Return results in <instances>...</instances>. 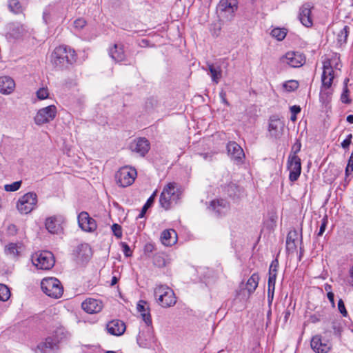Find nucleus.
<instances>
[{"label": "nucleus", "instance_id": "obj_1", "mask_svg": "<svg viewBox=\"0 0 353 353\" xmlns=\"http://www.w3.org/2000/svg\"><path fill=\"white\" fill-rule=\"evenodd\" d=\"M77 59L74 50L67 46L57 47L51 55L52 65L60 70L68 68L76 62Z\"/></svg>", "mask_w": 353, "mask_h": 353}, {"label": "nucleus", "instance_id": "obj_2", "mask_svg": "<svg viewBox=\"0 0 353 353\" xmlns=\"http://www.w3.org/2000/svg\"><path fill=\"white\" fill-rule=\"evenodd\" d=\"M334 78V70L330 61L327 60L323 64V73L321 75V86L320 90V101L326 103L330 100L332 94L331 88Z\"/></svg>", "mask_w": 353, "mask_h": 353}, {"label": "nucleus", "instance_id": "obj_3", "mask_svg": "<svg viewBox=\"0 0 353 353\" xmlns=\"http://www.w3.org/2000/svg\"><path fill=\"white\" fill-rule=\"evenodd\" d=\"M183 190L176 183H169L167 184L160 196V205L165 210H168L172 206L173 203H176L181 199Z\"/></svg>", "mask_w": 353, "mask_h": 353}, {"label": "nucleus", "instance_id": "obj_4", "mask_svg": "<svg viewBox=\"0 0 353 353\" xmlns=\"http://www.w3.org/2000/svg\"><path fill=\"white\" fill-rule=\"evenodd\" d=\"M41 288L47 296L54 299L61 297L63 292L61 282L54 277L43 279L41 282Z\"/></svg>", "mask_w": 353, "mask_h": 353}, {"label": "nucleus", "instance_id": "obj_5", "mask_svg": "<svg viewBox=\"0 0 353 353\" xmlns=\"http://www.w3.org/2000/svg\"><path fill=\"white\" fill-rule=\"evenodd\" d=\"M34 265L38 269L48 270L54 265V258L52 252L43 251L34 253L32 256Z\"/></svg>", "mask_w": 353, "mask_h": 353}, {"label": "nucleus", "instance_id": "obj_6", "mask_svg": "<svg viewBox=\"0 0 353 353\" xmlns=\"http://www.w3.org/2000/svg\"><path fill=\"white\" fill-rule=\"evenodd\" d=\"M37 195L34 192H28L20 197L17 203V208L21 214H28L36 207Z\"/></svg>", "mask_w": 353, "mask_h": 353}, {"label": "nucleus", "instance_id": "obj_7", "mask_svg": "<svg viewBox=\"0 0 353 353\" xmlns=\"http://www.w3.org/2000/svg\"><path fill=\"white\" fill-rule=\"evenodd\" d=\"M137 176V171L130 167L125 166L116 173L115 179L117 184L121 187L130 185Z\"/></svg>", "mask_w": 353, "mask_h": 353}, {"label": "nucleus", "instance_id": "obj_8", "mask_svg": "<svg viewBox=\"0 0 353 353\" xmlns=\"http://www.w3.org/2000/svg\"><path fill=\"white\" fill-rule=\"evenodd\" d=\"M57 112V107L50 105L40 109L34 118V122L38 125L50 122L56 117Z\"/></svg>", "mask_w": 353, "mask_h": 353}, {"label": "nucleus", "instance_id": "obj_9", "mask_svg": "<svg viewBox=\"0 0 353 353\" xmlns=\"http://www.w3.org/2000/svg\"><path fill=\"white\" fill-rule=\"evenodd\" d=\"M281 61L292 68H299L305 63V57L299 52L290 51L281 58Z\"/></svg>", "mask_w": 353, "mask_h": 353}, {"label": "nucleus", "instance_id": "obj_10", "mask_svg": "<svg viewBox=\"0 0 353 353\" xmlns=\"http://www.w3.org/2000/svg\"><path fill=\"white\" fill-rule=\"evenodd\" d=\"M288 169L290 171V181L292 182L297 181L301 172V159L297 155L289 156L288 159Z\"/></svg>", "mask_w": 353, "mask_h": 353}, {"label": "nucleus", "instance_id": "obj_11", "mask_svg": "<svg viewBox=\"0 0 353 353\" xmlns=\"http://www.w3.org/2000/svg\"><path fill=\"white\" fill-rule=\"evenodd\" d=\"M138 345L143 348H148L154 342V337L151 329L145 324L143 330H140L137 337Z\"/></svg>", "mask_w": 353, "mask_h": 353}, {"label": "nucleus", "instance_id": "obj_12", "mask_svg": "<svg viewBox=\"0 0 353 353\" xmlns=\"http://www.w3.org/2000/svg\"><path fill=\"white\" fill-rule=\"evenodd\" d=\"M228 154L236 163H242L245 158V154L242 148L236 142L232 141L227 145Z\"/></svg>", "mask_w": 353, "mask_h": 353}, {"label": "nucleus", "instance_id": "obj_13", "mask_svg": "<svg viewBox=\"0 0 353 353\" xmlns=\"http://www.w3.org/2000/svg\"><path fill=\"white\" fill-rule=\"evenodd\" d=\"M103 303L99 299L88 298L81 303L82 309L88 314H97L103 308Z\"/></svg>", "mask_w": 353, "mask_h": 353}, {"label": "nucleus", "instance_id": "obj_14", "mask_svg": "<svg viewBox=\"0 0 353 353\" xmlns=\"http://www.w3.org/2000/svg\"><path fill=\"white\" fill-rule=\"evenodd\" d=\"M78 223L79 227L85 232H92L97 228L95 220L91 218L86 212H81L79 214Z\"/></svg>", "mask_w": 353, "mask_h": 353}, {"label": "nucleus", "instance_id": "obj_15", "mask_svg": "<svg viewBox=\"0 0 353 353\" xmlns=\"http://www.w3.org/2000/svg\"><path fill=\"white\" fill-rule=\"evenodd\" d=\"M209 209L216 215L223 216L230 210V203L223 199H214L210 202Z\"/></svg>", "mask_w": 353, "mask_h": 353}, {"label": "nucleus", "instance_id": "obj_16", "mask_svg": "<svg viewBox=\"0 0 353 353\" xmlns=\"http://www.w3.org/2000/svg\"><path fill=\"white\" fill-rule=\"evenodd\" d=\"M310 345L316 353H327L331 349V344L328 341L323 340L320 335L312 337Z\"/></svg>", "mask_w": 353, "mask_h": 353}, {"label": "nucleus", "instance_id": "obj_17", "mask_svg": "<svg viewBox=\"0 0 353 353\" xmlns=\"http://www.w3.org/2000/svg\"><path fill=\"white\" fill-rule=\"evenodd\" d=\"M130 148L132 151L144 157L150 150V143L145 138H139L131 143Z\"/></svg>", "mask_w": 353, "mask_h": 353}, {"label": "nucleus", "instance_id": "obj_18", "mask_svg": "<svg viewBox=\"0 0 353 353\" xmlns=\"http://www.w3.org/2000/svg\"><path fill=\"white\" fill-rule=\"evenodd\" d=\"M312 6L306 3L303 4L299 10V19L301 23L305 27H311L313 24L311 17V10Z\"/></svg>", "mask_w": 353, "mask_h": 353}, {"label": "nucleus", "instance_id": "obj_19", "mask_svg": "<svg viewBox=\"0 0 353 353\" xmlns=\"http://www.w3.org/2000/svg\"><path fill=\"white\" fill-rule=\"evenodd\" d=\"M284 123L275 117H272L269 122V132L270 135L276 139H279L283 134Z\"/></svg>", "mask_w": 353, "mask_h": 353}, {"label": "nucleus", "instance_id": "obj_20", "mask_svg": "<svg viewBox=\"0 0 353 353\" xmlns=\"http://www.w3.org/2000/svg\"><path fill=\"white\" fill-rule=\"evenodd\" d=\"M106 329L108 332L112 335L121 336L125 331L126 327L122 321L115 319L110 321L107 324Z\"/></svg>", "mask_w": 353, "mask_h": 353}, {"label": "nucleus", "instance_id": "obj_21", "mask_svg": "<svg viewBox=\"0 0 353 353\" xmlns=\"http://www.w3.org/2000/svg\"><path fill=\"white\" fill-rule=\"evenodd\" d=\"M62 218L61 216H51L46 221V228L52 234H59L62 231Z\"/></svg>", "mask_w": 353, "mask_h": 353}, {"label": "nucleus", "instance_id": "obj_22", "mask_svg": "<svg viewBox=\"0 0 353 353\" xmlns=\"http://www.w3.org/2000/svg\"><path fill=\"white\" fill-rule=\"evenodd\" d=\"M15 88V82L8 76L0 77V93L6 95L10 94Z\"/></svg>", "mask_w": 353, "mask_h": 353}, {"label": "nucleus", "instance_id": "obj_23", "mask_svg": "<svg viewBox=\"0 0 353 353\" xmlns=\"http://www.w3.org/2000/svg\"><path fill=\"white\" fill-rule=\"evenodd\" d=\"M109 54L111 58L117 62H121L125 60V54L123 44H114L109 50Z\"/></svg>", "mask_w": 353, "mask_h": 353}, {"label": "nucleus", "instance_id": "obj_24", "mask_svg": "<svg viewBox=\"0 0 353 353\" xmlns=\"http://www.w3.org/2000/svg\"><path fill=\"white\" fill-rule=\"evenodd\" d=\"M59 343V340L53 337H48L45 341L38 344L37 352L39 353H48Z\"/></svg>", "mask_w": 353, "mask_h": 353}, {"label": "nucleus", "instance_id": "obj_25", "mask_svg": "<svg viewBox=\"0 0 353 353\" xmlns=\"http://www.w3.org/2000/svg\"><path fill=\"white\" fill-rule=\"evenodd\" d=\"M162 243L166 246H170L174 244L177 241V234L174 230H165L161 235Z\"/></svg>", "mask_w": 353, "mask_h": 353}, {"label": "nucleus", "instance_id": "obj_26", "mask_svg": "<svg viewBox=\"0 0 353 353\" xmlns=\"http://www.w3.org/2000/svg\"><path fill=\"white\" fill-rule=\"evenodd\" d=\"M237 0H221L218 5V9L221 12H229L233 13L237 10Z\"/></svg>", "mask_w": 353, "mask_h": 353}, {"label": "nucleus", "instance_id": "obj_27", "mask_svg": "<svg viewBox=\"0 0 353 353\" xmlns=\"http://www.w3.org/2000/svg\"><path fill=\"white\" fill-rule=\"evenodd\" d=\"M145 301H140L137 304V310L140 312L145 323L150 326L152 324V319L149 309L145 306Z\"/></svg>", "mask_w": 353, "mask_h": 353}, {"label": "nucleus", "instance_id": "obj_28", "mask_svg": "<svg viewBox=\"0 0 353 353\" xmlns=\"http://www.w3.org/2000/svg\"><path fill=\"white\" fill-rule=\"evenodd\" d=\"M260 276L258 273H254L248 279L245 283V290L248 291L249 296L254 292L258 287Z\"/></svg>", "mask_w": 353, "mask_h": 353}, {"label": "nucleus", "instance_id": "obj_29", "mask_svg": "<svg viewBox=\"0 0 353 353\" xmlns=\"http://www.w3.org/2000/svg\"><path fill=\"white\" fill-rule=\"evenodd\" d=\"M298 233L296 230L290 231L286 238V250L288 252H293L296 248V241Z\"/></svg>", "mask_w": 353, "mask_h": 353}, {"label": "nucleus", "instance_id": "obj_30", "mask_svg": "<svg viewBox=\"0 0 353 353\" xmlns=\"http://www.w3.org/2000/svg\"><path fill=\"white\" fill-rule=\"evenodd\" d=\"M173 291L168 286L165 285H157L154 290V295L157 300V302L162 301L163 299L168 296V292Z\"/></svg>", "mask_w": 353, "mask_h": 353}, {"label": "nucleus", "instance_id": "obj_31", "mask_svg": "<svg viewBox=\"0 0 353 353\" xmlns=\"http://www.w3.org/2000/svg\"><path fill=\"white\" fill-rule=\"evenodd\" d=\"M276 275L277 274H275L274 273H269V278L268 281V299L270 304L272 303L274 299Z\"/></svg>", "mask_w": 353, "mask_h": 353}, {"label": "nucleus", "instance_id": "obj_32", "mask_svg": "<svg viewBox=\"0 0 353 353\" xmlns=\"http://www.w3.org/2000/svg\"><path fill=\"white\" fill-rule=\"evenodd\" d=\"M225 191L232 199L239 198L241 194V189L233 183H230L225 186Z\"/></svg>", "mask_w": 353, "mask_h": 353}, {"label": "nucleus", "instance_id": "obj_33", "mask_svg": "<svg viewBox=\"0 0 353 353\" xmlns=\"http://www.w3.org/2000/svg\"><path fill=\"white\" fill-rule=\"evenodd\" d=\"M20 246L18 243H10L5 246V254L11 257L16 258L19 254Z\"/></svg>", "mask_w": 353, "mask_h": 353}, {"label": "nucleus", "instance_id": "obj_34", "mask_svg": "<svg viewBox=\"0 0 353 353\" xmlns=\"http://www.w3.org/2000/svg\"><path fill=\"white\" fill-rule=\"evenodd\" d=\"M208 69L210 72L212 81L215 83H218L222 77L221 67H215L213 64H208Z\"/></svg>", "mask_w": 353, "mask_h": 353}, {"label": "nucleus", "instance_id": "obj_35", "mask_svg": "<svg viewBox=\"0 0 353 353\" xmlns=\"http://www.w3.org/2000/svg\"><path fill=\"white\" fill-rule=\"evenodd\" d=\"M349 33V27L345 26L343 28L340 29L336 32V41L337 44L340 46L345 44L347 41V39Z\"/></svg>", "mask_w": 353, "mask_h": 353}, {"label": "nucleus", "instance_id": "obj_36", "mask_svg": "<svg viewBox=\"0 0 353 353\" xmlns=\"http://www.w3.org/2000/svg\"><path fill=\"white\" fill-rule=\"evenodd\" d=\"M176 302V297L173 291L168 292L167 295L162 301L157 302L163 307H170L173 306Z\"/></svg>", "mask_w": 353, "mask_h": 353}, {"label": "nucleus", "instance_id": "obj_37", "mask_svg": "<svg viewBox=\"0 0 353 353\" xmlns=\"http://www.w3.org/2000/svg\"><path fill=\"white\" fill-rule=\"evenodd\" d=\"M8 8L10 12L15 14L22 13L23 8L18 0H10L8 2Z\"/></svg>", "mask_w": 353, "mask_h": 353}, {"label": "nucleus", "instance_id": "obj_38", "mask_svg": "<svg viewBox=\"0 0 353 353\" xmlns=\"http://www.w3.org/2000/svg\"><path fill=\"white\" fill-rule=\"evenodd\" d=\"M153 263L158 268H163L166 265V260L163 253L156 254L153 257Z\"/></svg>", "mask_w": 353, "mask_h": 353}, {"label": "nucleus", "instance_id": "obj_39", "mask_svg": "<svg viewBox=\"0 0 353 353\" xmlns=\"http://www.w3.org/2000/svg\"><path fill=\"white\" fill-rule=\"evenodd\" d=\"M156 196V192H154L147 200L146 203L143 206L140 214H139L137 218H143L145 216L148 209L154 203V199Z\"/></svg>", "mask_w": 353, "mask_h": 353}, {"label": "nucleus", "instance_id": "obj_40", "mask_svg": "<svg viewBox=\"0 0 353 353\" xmlns=\"http://www.w3.org/2000/svg\"><path fill=\"white\" fill-rule=\"evenodd\" d=\"M287 34V31L285 28H274L271 31V35L276 39L278 41H282L285 39Z\"/></svg>", "mask_w": 353, "mask_h": 353}, {"label": "nucleus", "instance_id": "obj_41", "mask_svg": "<svg viewBox=\"0 0 353 353\" xmlns=\"http://www.w3.org/2000/svg\"><path fill=\"white\" fill-rule=\"evenodd\" d=\"M10 296V292L7 285L0 283V301H6Z\"/></svg>", "mask_w": 353, "mask_h": 353}, {"label": "nucleus", "instance_id": "obj_42", "mask_svg": "<svg viewBox=\"0 0 353 353\" xmlns=\"http://www.w3.org/2000/svg\"><path fill=\"white\" fill-rule=\"evenodd\" d=\"M283 87L287 91L292 92L298 88L299 83L294 80L288 81L283 84Z\"/></svg>", "mask_w": 353, "mask_h": 353}, {"label": "nucleus", "instance_id": "obj_43", "mask_svg": "<svg viewBox=\"0 0 353 353\" xmlns=\"http://www.w3.org/2000/svg\"><path fill=\"white\" fill-rule=\"evenodd\" d=\"M349 81L348 79H345V81H344V88H343V92L341 94V101L344 103H350V100L348 99L347 98V93H348V89H347V81Z\"/></svg>", "mask_w": 353, "mask_h": 353}, {"label": "nucleus", "instance_id": "obj_44", "mask_svg": "<svg viewBox=\"0 0 353 353\" xmlns=\"http://www.w3.org/2000/svg\"><path fill=\"white\" fill-rule=\"evenodd\" d=\"M37 97L39 100H43L49 97V92L47 88H41L37 91Z\"/></svg>", "mask_w": 353, "mask_h": 353}, {"label": "nucleus", "instance_id": "obj_45", "mask_svg": "<svg viewBox=\"0 0 353 353\" xmlns=\"http://www.w3.org/2000/svg\"><path fill=\"white\" fill-rule=\"evenodd\" d=\"M21 185V181H15L11 184L5 185V190L8 192H14L18 190Z\"/></svg>", "mask_w": 353, "mask_h": 353}, {"label": "nucleus", "instance_id": "obj_46", "mask_svg": "<svg viewBox=\"0 0 353 353\" xmlns=\"http://www.w3.org/2000/svg\"><path fill=\"white\" fill-rule=\"evenodd\" d=\"M353 172V151L351 153V155L348 159L347 165L345 168V176L347 177L351 173Z\"/></svg>", "mask_w": 353, "mask_h": 353}, {"label": "nucleus", "instance_id": "obj_47", "mask_svg": "<svg viewBox=\"0 0 353 353\" xmlns=\"http://www.w3.org/2000/svg\"><path fill=\"white\" fill-rule=\"evenodd\" d=\"M86 25V21L83 18L77 19L74 21V26L77 30H81Z\"/></svg>", "mask_w": 353, "mask_h": 353}, {"label": "nucleus", "instance_id": "obj_48", "mask_svg": "<svg viewBox=\"0 0 353 353\" xmlns=\"http://www.w3.org/2000/svg\"><path fill=\"white\" fill-rule=\"evenodd\" d=\"M112 230L117 238H121L122 236V229L121 227L117 223H114L112 225Z\"/></svg>", "mask_w": 353, "mask_h": 353}, {"label": "nucleus", "instance_id": "obj_49", "mask_svg": "<svg viewBox=\"0 0 353 353\" xmlns=\"http://www.w3.org/2000/svg\"><path fill=\"white\" fill-rule=\"evenodd\" d=\"M122 251L125 256L129 257L132 256V251L131 250L130 246L125 242H122L121 243Z\"/></svg>", "mask_w": 353, "mask_h": 353}, {"label": "nucleus", "instance_id": "obj_50", "mask_svg": "<svg viewBox=\"0 0 353 353\" xmlns=\"http://www.w3.org/2000/svg\"><path fill=\"white\" fill-rule=\"evenodd\" d=\"M338 310L340 312V313L343 316H347V312L345 309V304H344V302L342 299H339V301H338Z\"/></svg>", "mask_w": 353, "mask_h": 353}, {"label": "nucleus", "instance_id": "obj_51", "mask_svg": "<svg viewBox=\"0 0 353 353\" xmlns=\"http://www.w3.org/2000/svg\"><path fill=\"white\" fill-rule=\"evenodd\" d=\"M279 262L277 259L273 260L270 264L269 273L277 274Z\"/></svg>", "mask_w": 353, "mask_h": 353}, {"label": "nucleus", "instance_id": "obj_52", "mask_svg": "<svg viewBox=\"0 0 353 353\" xmlns=\"http://www.w3.org/2000/svg\"><path fill=\"white\" fill-rule=\"evenodd\" d=\"M327 217L325 216L322 219V223H321V225L320 226L319 231L318 232V236H322L323 234L324 233V232L325 230V228H326V226H327Z\"/></svg>", "mask_w": 353, "mask_h": 353}, {"label": "nucleus", "instance_id": "obj_53", "mask_svg": "<svg viewBox=\"0 0 353 353\" xmlns=\"http://www.w3.org/2000/svg\"><path fill=\"white\" fill-rule=\"evenodd\" d=\"M301 147V143L299 141H297L292 146L291 154L290 155H296V154L300 151Z\"/></svg>", "mask_w": 353, "mask_h": 353}, {"label": "nucleus", "instance_id": "obj_54", "mask_svg": "<svg viewBox=\"0 0 353 353\" xmlns=\"http://www.w3.org/2000/svg\"><path fill=\"white\" fill-rule=\"evenodd\" d=\"M77 251L79 252V254H80V252H81V251L90 252V248L88 244H87V243L81 244L77 247Z\"/></svg>", "mask_w": 353, "mask_h": 353}, {"label": "nucleus", "instance_id": "obj_55", "mask_svg": "<svg viewBox=\"0 0 353 353\" xmlns=\"http://www.w3.org/2000/svg\"><path fill=\"white\" fill-rule=\"evenodd\" d=\"M155 250V245L153 243H148L145 245L144 251L145 253H152Z\"/></svg>", "mask_w": 353, "mask_h": 353}, {"label": "nucleus", "instance_id": "obj_56", "mask_svg": "<svg viewBox=\"0 0 353 353\" xmlns=\"http://www.w3.org/2000/svg\"><path fill=\"white\" fill-rule=\"evenodd\" d=\"M321 320V316L319 314H312L310 316L309 321L310 323H316Z\"/></svg>", "mask_w": 353, "mask_h": 353}, {"label": "nucleus", "instance_id": "obj_57", "mask_svg": "<svg viewBox=\"0 0 353 353\" xmlns=\"http://www.w3.org/2000/svg\"><path fill=\"white\" fill-rule=\"evenodd\" d=\"M199 155L202 157L204 160L209 161L212 160V153H201Z\"/></svg>", "mask_w": 353, "mask_h": 353}, {"label": "nucleus", "instance_id": "obj_58", "mask_svg": "<svg viewBox=\"0 0 353 353\" xmlns=\"http://www.w3.org/2000/svg\"><path fill=\"white\" fill-rule=\"evenodd\" d=\"M219 96L221 97V101L224 103L225 105H229V103L226 99V93L224 91H221L219 93Z\"/></svg>", "mask_w": 353, "mask_h": 353}, {"label": "nucleus", "instance_id": "obj_59", "mask_svg": "<svg viewBox=\"0 0 353 353\" xmlns=\"http://www.w3.org/2000/svg\"><path fill=\"white\" fill-rule=\"evenodd\" d=\"M290 111L292 114H297L301 112V108L299 105H293L290 108Z\"/></svg>", "mask_w": 353, "mask_h": 353}, {"label": "nucleus", "instance_id": "obj_60", "mask_svg": "<svg viewBox=\"0 0 353 353\" xmlns=\"http://www.w3.org/2000/svg\"><path fill=\"white\" fill-rule=\"evenodd\" d=\"M327 299H329V301H330V303H332V307H334L335 306V303H334V294L333 292H329L327 294Z\"/></svg>", "mask_w": 353, "mask_h": 353}, {"label": "nucleus", "instance_id": "obj_61", "mask_svg": "<svg viewBox=\"0 0 353 353\" xmlns=\"http://www.w3.org/2000/svg\"><path fill=\"white\" fill-rule=\"evenodd\" d=\"M332 328L334 330V334L336 335H340L341 332L342 331V328L339 326L336 325L335 323L332 325Z\"/></svg>", "mask_w": 353, "mask_h": 353}, {"label": "nucleus", "instance_id": "obj_62", "mask_svg": "<svg viewBox=\"0 0 353 353\" xmlns=\"http://www.w3.org/2000/svg\"><path fill=\"white\" fill-rule=\"evenodd\" d=\"M50 14L49 12H44L43 14V20L44 21V23L46 24H48V21L50 20Z\"/></svg>", "mask_w": 353, "mask_h": 353}, {"label": "nucleus", "instance_id": "obj_63", "mask_svg": "<svg viewBox=\"0 0 353 353\" xmlns=\"http://www.w3.org/2000/svg\"><path fill=\"white\" fill-rule=\"evenodd\" d=\"M351 144V141L350 140H347V139H345L342 143H341V146L344 149H347L348 148V147L350 146V145Z\"/></svg>", "mask_w": 353, "mask_h": 353}, {"label": "nucleus", "instance_id": "obj_64", "mask_svg": "<svg viewBox=\"0 0 353 353\" xmlns=\"http://www.w3.org/2000/svg\"><path fill=\"white\" fill-rule=\"evenodd\" d=\"M346 119L348 123H353V115H348Z\"/></svg>", "mask_w": 353, "mask_h": 353}]
</instances>
